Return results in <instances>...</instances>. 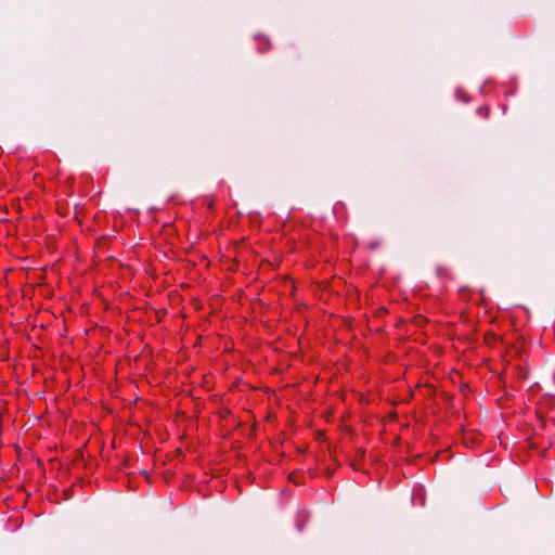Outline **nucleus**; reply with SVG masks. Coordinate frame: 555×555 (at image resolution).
I'll use <instances>...</instances> for the list:
<instances>
[{
    "label": "nucleus",
    "instance_id": "1",
    "mask_svg": "<svg viewBox=\"0 0 555 555\" xmlns=\"http://www.w3.org/2000/svg\"><path fill=\"white\" fill-rule=\"evenodd\" d=\"M359 453L361 454V456L364 455V451H362V450H359Z\"/></svg>",
    "mask_w": 555,
    "mask_h": 555
}]
</instances>
